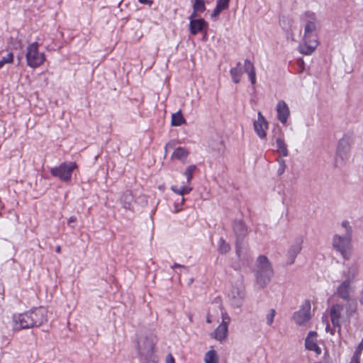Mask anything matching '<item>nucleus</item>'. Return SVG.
Listing matches in <instances>:
<instances>
[{"mask_svg":"<svg viewBox=\"0 0 363 363\" xmlns=\"http://www.w3.org/2000/svg\"><path fill=\"white\" fill-rule=\"evenodd\" d=\"M304 21L302 43L299 45L298 51L305 55H311L319 45V21L315 13L306 12L302 16Z\"/></svg>","mask_w":363,"mask_h":363,"instance_id":"obj_1","label":"nucleus"},{"mask_svg":"<svg viewBox=\"0 0 363 363\" xmlns=\"http://www.w3.org/2000/svg\"><path fill=\"white\" fill-rule=\"evenodd\" d=\"M357 305L354 301L333 305L330 309V315L334 327L340 330L341 322L348 320L356 311Z\"/></svg>","mask_w":363,"mask_h":363,"instance_id":"obj_2","label":"nucleus"},{"mask_svg":"<svg viewBox=\"0 0 363 363\" xmlns=\"http://www.w3.org/2000/svg\"><path fill=\"white\" fill-rule=\"evenodd\" d=\"M273 276V270L268 258L260 255L257 259L256 281L259 288H264Z\"/></svg>","mask_w":363,"mask_h":363,"instance_id":"obj_3","label":"nucleus"},{"mask_svg":"<svg viewBox=\"0 0 363 363\" xmlns=\"http://www.w3.org/2000/svg\"><path fill=\"white\" fill-rule=\"evenodd\" d=\"M230 287L228 292V296L231 306L233 308H238L242 306L245 297V286L242 279L230 283Z\"/></svg>","mask_w":363,"mask_h":363,"instance_id":"obj_4","label":"nucleus"},{"mask_svg":"<svg viewBox=\"0 0 363 363\" xmlns=\"http://www.w3.org/2000/svg\"><path fill=\"white\" fill-rule=\"evenodd\" d=\"M38 42L30 43L26 48V58L28 67L31 68H37L41 66L45 61V55L43 52H40Z\"/></svg>","mask_w":363,"mask_h":363,"instance_id":"obj_5","label":"nucleus"},{"mask_svg":"<svg viewBox=\"0 0 363 363\" xmlns=\"http://www.w3.org/2000/svg\"><path fill=\"white\" fill-rule=\"evenodd\" d=\"M352 236L350 234L343 235H335L332 240L333 247L345 259L348 260L350 257L352 249L351 245Z\"/></svg>","mask_w":363,"mask_h":363,"instance_id":"obj_6","label":"nucleus"},{"mask_svg":"<svg viewBox=\"0 0 363 363\" xmlns=\"http://www.w3.org/2000/svg\"><path fill=\"white\" fill-rule=\"evenodd\" d=\"M77 167L75 162H62L59 166L51 169L50 173L55 177L59 178L62 182H68L71 180L73 171Z\"/></svg>","mask_w":363,"mask_h":363,"instance_id":"obj_7","label":"nucleus"},{"mask_svg":"<svg viewBox=\"0 0 363 363\" xmlns=\"http://www.w3.org/2000/svg\"><path fill=\"white\" fill-rule=\"evenodd\" d=\"M311 304L309 300L303 301L300 309L295 312L293 318L298 325H306L311 318Z\"/></svg>","mask_w":363,"mask_h":363,"instance_id":"obj_8","label":"nucleus"},{"mask_svg":"<svg viewBox=\"0 0 363 363\" xmlns=\"http://www.w3.org/2000/svg\"><path fill=\"white\" fill-rule=\"evenodd\" d=\"M32 327H34V322L29 311L13 315V328L14 330H20Z\"/></svg>","mask_w":363,"mask_h":363,"instance_id":"obj_9","label":"nucleus"},{"mask_svg":"<svg viewBox=\"0 0 363 363\" xmlns=\"http://www.w3.org/2000/svg\"><path fill=\"white\" fill-rule=\"evenodd\" d=\"M222 322L217 327V328L211 333V337L218 341H223L227 337L228 323L230 322V317L226 313L222 312Z\"/></svg>","mask_w":363,"mask_h":363,"instance_id":"obj_10","label":"nucleus"},{"mask_svg":"<svg viewBox=\"0 0 363 363\" xmlns=\"http://www.w3.org/2000/svg\"><path fill=\"white\" fill-rule=\"evenodd\" d=\"M154 338L141 336L138 340V350L141 356H147L153 350Z\"/></svg>","mask_w":363,"mask_h":363,"instance_id":"obj_11","label":"nucleus"},{"mask_svg":"<svg viewBox=\"0 0 363 363\" xmlns=\"http://www.w3.org/2000/svg\"><path fill=\"white\" fill-rule=\"evenodd\" d=\"M359 275V267L356 262L345 263L342 276L345 280L353 283Z\"/></svg>","mask_w":363,"mask_h":363,"instance_id":"obj_12","label":"nucleus"},{"mask_svg":"<svg viewBox=\"0 0 363 363\" xmlns=\"http://www.w3.org/2000/svg\"><path fill=\"white\" fill-rule=\"evenodd\" d=\"M254 130L260 139L267 137V130L269 128V123L264 116L259 112L257 118L254 121Z\"/></svg>","mask_w":363,"mask_h":363,"instance_id":"obj_13","label":"nucleus"},{"mask_svg":"<svg viewBox=\"0 0 363 363\" xmlns=\"http://www.w3.org/2000/svg\"><path fill=\"white\" fill-rule=\"evenodd\" d=\"M189 18V30L194 35H197L199 32L208 27V23L203 18H198L197 16H194V14H191Z\"/></svg>","mask_w":363,"mask_h":363,"instance_id":"obj_14","label":"nucleus"},{"mask_svg":"<svg viewBox=\"0 0 363 363\" xmlns=\"http://www.w3.org/2000/svg\"><path fill=\"white\" fill-rule=\"evenodd\" d=\"M305 347L307 350L314 352L317 355L322 352L321 348L318 345V334L316 332L310 331L305 339Z\"/></svg>","mask_w":363,"mask_h":363,"instance_id":"obj_15","label":"nucleus"},{"mask_svg":"<svg viewBox=\"0 0 363 363\" xmlns=\"http://www.w3.org/2000/svg\"><path fill=\"white\" fill-rule=\"evenodd\" d=\"M276 111L277 119L281 124H286L290 116V110L286 103L280 100L276 105Z\"/></svg>","mask_w":363,"mask_h":363,"instance_id":"obj_16","label":"nucleus"},{"mask_svg":"<svg viewBox=\"0 0 363 363\" xmlns=\"http://www.w3.org/2000/svg\"><path fill=\"white\" fill-rule=\"evenodd\" d=\"M32 319L34 322V326H39L47 320L48 311L46 308L40 307L29 311Z\"/></svg>","mask_w":363,"mask_h":363,"instance_id":"obj_17","label":"nucleus"},{"mask_svg":"<svg viewBox=\"0 0 363 363\" xmlns=\"http://www.w3.org/2000/svg\"><path fill=\"white\" fill-rule=\"evenodd\" d=\"M352 284V282L344 279L337 289V294L343 299H347L350 296Z\"/></svg>","mask_w":363,"mask_h":363,"instance_id":"obj_18","label":"nucleus"},{"mask_svg":"<svg viewBox=\"0 0 363 363\" xmlns=\"http://www.w3.org/2000/svg\"><path fill=\"white\" fill-rule=\"evenodd\" d=\"M230 1V0H217L216 7L212 11L211 17L216 19L223 11L228 9Z\"/></svg>","mask_w":363,"mask_h":363,"instance_id":"obj_19","label":"nucleus"},{"mask_svg":"<svg viewBox=\"0 0 363 363\" xmlns=\"http://www.w3.org/2000/svg\"><path fill=\"white\" fill-rule=\"evenodd\" d=\"M244 72L248 75L249 79L252 85L256 83V74L253 63L249 60H245L243 64Z\"/></svg>","mask_w":363,"mask_h":363,"instance_id":"obj_20","label":"nucleus"},{"mask_svg":"<svg viewBox=\"0 0 363 363\" xmlns=\"http://www.w3.org/2000/svg\"><path fill=\"white\" fill-rule=\"evenodd\" d=\"M189 155V150L183 147H177L171 155L172 160H177L185 162Z\"/></svg>","mask_w":363,"mask_h":363,"instance_id":"obj_21","label":"nucleus"},{"mask_svg":"<svg viewBox=\"0 0 363 363\" xmlns=\"http://www.w3.org/2000/svg\"><path fill=\"white\" fill-rule=\"evenodd\" d=\"M170 189L176 194L184 197V195L190 194L193 188L190 186V184H187L186 182L182 186H179L177 184L172 185Z\"/></svg>","mask_w":363,"mask_h":363,"instance_id":"obj_22","label":"nucleus"},{"mask_svg":"<svg viewBox=\"0 0 363 363\" xmlns=\"http://www.w3.org/2000/svg\"><path fill=\"white\" fill-rule=\"evenodd\" d=\"M274 146L276 151L282 157L288 156L289 152L283 136L275 139Z\"/></svg>","mask_w":363,"mask_h":363,"instance_id":"obj_23","label":"nucleus"},{"mask_svg":"<svg viewBox=\"0 0 363 363\" xmlns=\"http://www.w3.org/2000/svg\"><path fill=\"white\" fill-rule=\"evenodd\" d=\"M301 248V242H296L290 247L287 252L288 262L289 264H292L294 262L296 257L299 254Z\"/></svg>","mask_w":363,"mask_h":363,"instance_id":"obj_24","label":"nucleus"},{"mask_svg":"<svg viewBox=\"0 0 363 363\" xmlns=\"http://www.w3.org/2000/svg\"><path fill=\"white\" fill-rule=\"evenodd\" d=\"M233 231L238 238H243L247 233L245 224L242 220H236L233 223Z\"/></svg>","mask_w":363,"mask_h":363,"instance_id":"obj_25","label":"nucleus"},{"mask_svg":"<svg viewBox=\"0 0 363 363\" xmlns=\"http://www.w3.org/2000/svg\"><path fill=\"white\" fill-rule=\"evenodd\" d=\"M134 198L130 191H126L121 197V203L124 208L131 209L133 207Z\"/></svg>","mask_w":363,"mask_h":363,"instance_id":"obj_26","label":"nucleus"},{"mask_svg":"<svg viewBox=\"0 0 363 363\" xmlns=\"http://www.w3.org/2000/svg\"><path fill=\"white\" fill-rule=\"evenodd\" d=\"M205 0H194L193 4V12L191 14L197 16L199 13H203L206 11Z\"/></svg>","mask_w":363,"mask_h":363,"instance_id":"obj_27","label":"nucleus"},{"mask_svg":"<svg viewBox=\"0 0 363 363\" xmlns=\"http://www.w3.org/2000/svg\"><path fill=\"white\" fill-rule=\"evenodd\" d=\"M242 73V65L238 62L236 67L230 69V75L233 82L238 83L240 81Z\"/></svg>","mask_w":363,"mask_h":363,"instance_id":"obj_28","label":"nucleus"},{"mask_svg":"<svg viewBox=\"0 0 363 363\" xmlns=\"http://www.w3.org/2000/svg\"><path fill=\"white\" fill-rule=\"evenodd\" d=\"M205 363H219L218 355L216 350H211L208 351L204 357Z\"/></svg>","mask_w":363,"mask_h":363,"instance_id":"obj_29","label":"nucleus"},{"mask_svg":"<svg viewBox=\"0 0 363 363\" xmlns=\"http://www.w3.org/2000/svg\"><path fill=\"white\" fill-rule=\"evenodd\" d=\"M186 121L182 116V113L180 111H177L175 113H173L172 116V125L173 126H179L184 123H185Z\"/></svg>","mask_w":363,"mask_h":363,"instance_id":"obj_30","label":"nucleus"},{"mask_svg":"<svg viewBox=\"0 0 363 363\" xmlns=\"http://www.w3.org/2000/svg\"><path fill=\"white\" fill-rule=\"evenodd\" d=\"M196 169L195 164H190L187 166L184 170V174L186 177V183L191 184V179H193V174Z\"/></svg>","mask_w":363,"mask_h":363,"instance_id":"obj_31","label":"nucleus"},{"mask_svg":"<svg viewBox=\"0 0 363 363\" xmlns=\"http://www.w3.org/2000/svg\"><path fill=\"white\" fill-rule=\"evenodd\" d=\"M218 250L220 253H227L230 250V247L223 238H220L218 241Z\"/></svg>","mask_w":363,"mask_h":363,"instance_id":"obj_32","label":"nucleus"},{"mask_svg":"<svg viewBox=\"0 0 363 363\" xmlns=\"http://www.w3.org/2000/svg\"><path fill=\"white\" fill-rule=\"evenodd\" d=\"M276 315V311L274 309H269L266 313L265 318L266 323L268 325L271 326L274 320V317Z\"/></svg>","mask_w":363,"mask_h":363,"instance_id":"obj_33","label":"nucleus"},{"mask_svg":"<svg viewBox=\"0 0 363 363\" xmlns=\"http://www.w3.org/2000/svg\"><path fill=\"white\" fill-rule=\"evenodd\" d=\"M186 199L184 197H182L180 199L174 201L173 212L177 213L182 211V207L185 203Z\"/></svg>","mask_w":363,"mask_h":363,"instance_id":"obj_34","label":"nucleus"},{"mask_svg":"<svg viewBox=\"0 0 363 363\" xmlns=\"http://www.w3.org/2000/svg\"><path fill=\"white\" fill-rule=\"evenodd\" d=\"M341 225L345 230V234H350L352 235V228L350 225L349 221L343 220Z\"/></svg>","mask_w":363,"mask_h":363,"instance_id":"obj_35","label":"nucleus"},{"mask_svg":"<svg viewBox=\"0 0 363 363\" xmlns=\"http://www.w3.org/2000/svg\"><path fill=\"white\" fill-rule=\"evenodd\" d=\"M345 145L347 146L346 142L344 140H341V141H340L338 146H337V154L340 155L341 157H342L343 155H345L346 153V152H345L342 150V148L344 147Z\"/></svg>","mask_w":363,"mask_h":363,"instance_id":"obj_36","label":"nucleus"},{"mask_svg":"<svg viewBox=\"0 0 363 363\" xmlns=\"http://www.w3.org/2000/svg\"><path fill=\"white\" fill-rule=\"evenodd\" d=\"M362 350H363V339L361 340V342L357 346L353 354L361 357Z\"/></svg>","mask_w":363,"mask_h":363,"instance_id":"obj_37","label":"nucleus"},{"mask_svg":"<svg viewBox=\"0 0 363 363\" xmlns=\"http://www.w3.org/2000/svg\"><path fill=\"white\" fill-rule=\"evenodd\" d=\"M172 269H179V272H178L179 274H182V273H187L188 272V269L184 267V266H182L179 264H174L172 267Z\"/></svg>","mask_w":363,"mask_h":363,"instance_id":"obj_38","label":"nucleus"},{"mask_svg":"<svg viewBox=\"0 0 363 363\" xmlns=\"http://www.w3.org/2000/svg\"><path fill=\"white\" fill-rule=\"evenodd\" d=\"M323 321L325 323V331L327 333H330L331 335H334L335 330L333 329L330 328V326L328 321L327 318H325V319H324V318H323Z\"/></svg>","mask_w":363,"mask_h":363,"instance_id":"obj_39","label":"nucleus"},{"mask_svg":"<svg viewBox=\"0 0 363 363\" xmlns=\"http://www.w3.org/2000/svg\"><path fill=\"white\" fill-rule=\"evenodd\" d=\"M278 162L279 164V169H278V173L279 174H281L284 172V169H285V162H284V160H283L282 159H279L278 160Z\"/></svg>","mask_w":363,"mask_h":363,"instance_id":"obj_40","label":"nucleus"},{"mask_svg":"<svg viewBox=\"0 0 363 363\" xmlns=\"http://www.w3.org/2000/svg\"><path fill=\"white\" fill-rule=\"evenodd\" d=\"M360 357L359 356L352 354L350 363H360Z\"/></svg>","mask_w":363,"mask_h":363,"instance_id":"obj_41","label":"nucleus"},{"mask_svg":"<svg viewBox=\"0 0 363 363\" xmlns=\"http://www.w3.org/2000/svg\"><path fill=\"white\" fill-rule=\"evenodd\" d=\"M166 363H175L174 358L171 354H169L166 358Z\"/></svg>","mask_w":363,"mask_h":363,"instance_id":"obj_42","label":"nucleus"},{"mask_svg":"<svg viewBox=\"0 0 363 363\" xmlns=\"http://www.w3.org/2000/svg\"><path fill=\"white\" fill-rule=\"evenodd\" d=\"M140 3L144 4H148L152 5V0H138Z\"/></svg>","mask_w":363,"mask_h":363,"instance_id":"obj_43","label":"nucleus"},{"mask_svg":"<svg viewBox=\"0 0 363 363\" xmlns=\"http://www.w3.org/2000/svg\"><path fill=\"white\" fill-rule=\"evenodd\" d=\"M77 221V218L75 216H72L68 219V223L70 224L72 223H75Z\"/></svg>","mask_w":363,"mask_h":363,"instance_id":"obj_44","label":"nucleus"},{"mask_svg":"<svg viewBox=\"0 0 363 363\" xmlns=\"http://www.w3.org/2000/svg\"><path fill=\"white\" fill-rule=\"evenodd\" d=\"M171 146H172V145H171V143H168V144H167V145H165V147H164V148H165V152H167L168 149H169V147H171Z\"/></svg>","mask_w":363,"mask_h":363,"instance_id":"obj_45","label":"nucleus"},{"mask_svg":"<svg viewBox=\"0 0 363 363\" xmlns=\"http://www.w3.org/2000/svg\"><path fill=\"white\" fill-rule=\"evenodd\" d=\"M206 321H207V323H211L212 322V320H211V316H210V315H208L207 319H206Z\"/></svg>","mask_w":363,"mask_h":363,"instance_id":"obj_46","label":"nucleus"},{"mask_svg":"<svg viewBox=\"0 0 363 363\" xmlns=\"http://www.w3.org/2000/svg\"><path fill=\"white\" fill-rule=\"evenodd\" d=\"M359 301H360L361 303L363 305V291H362V293L361 294Z\"/></svg>","mask_w":363,"mask_h":363,"instance_id":"obj_47","label":"nucleus"},{"mask_svg":"<svg viewBox=\"0 0 363 363\" xmlns=\"http://www.w3.org/2000/svg\"><path fill=\"white\" fill-rule=\"evenodd\" d=\"M56 252H57V253H60V252H61V247H60V246L57 247V248H56Z\"/></svg>","mask_w":363,"mask_h":363,"instance_id":"obj_48","label":"nucleus"},{"mask_svg":"<svg viewBox=\"0 0 363 363\" xmlns=\"http://www.w3.org/2000/svg\"><path fill=\"white\" fill-rule=\"evenodd\" d=\"M328 356H329L328 352H325V354H324V357H325V358L326 359V358H327V357H328ZM325 362H328V361H327L326 359H325Z\"/></svg>","mask_w":363,"mask_h":363,"instance_id":"obj_49","label":"nucleus"}]
</instances>
